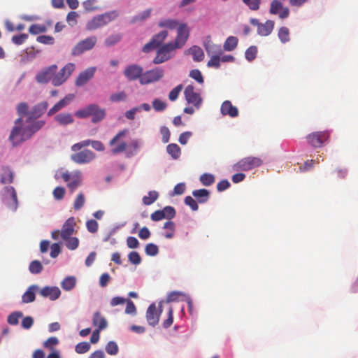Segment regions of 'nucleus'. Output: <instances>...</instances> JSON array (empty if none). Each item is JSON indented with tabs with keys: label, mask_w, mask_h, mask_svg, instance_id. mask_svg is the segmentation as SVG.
I'll use <instances>...</instances> for the list:
<instances>
[{
	"label": "nucleus",
	"mask_w": 358,
	"mask_h": 358,
	"mask_svg": "<svg viewBox=\"0 0 358 358\" xmlns=\"http://www.w3.org/2000/svg\"><path fill=\"white\" fill-rule=\"evenodd\" d=\"M117 17L115 12H108L103 14L94 16L91 20L88 21L86 24V29L88 31L96 30L102 27Z\"/></svg>",
	"instance_id": "nucleus-1"
},
{
	"label": "nucleus",
	"mask_w": 358,
	"mask_h": 358,
	"mask_svg": "<svg viewBox=\"0 0 358 358\" xmlns=\"http://www.w3.org/2000/svg\"><path fill=\"white\" fill-rule=\"evenodd\" d=\"M21 124L22 117H19L15 120V126L9 136V140L14 146L19 145L22 141L30 138L28 137L29 129L26 127L22 128Z\"/></svg>",
	"instance_id": "nucleus-2"
},
{
	"label": "nucleus",
	"mask_w": 358,
	"mask_h": 358,
	"mask_svg": "<svg viewBox=\"0 0 358 358\" xmlns=\"http://www.w3.org/2000/svg\"><path fill=\"white\" fill-rule=\"evenodd\" d=\"M263 164V160L257 157H247L241 159L234 165L235 171H248L253 169L259 167Z\"/></svg>",
	"instance_id": "nucleus-3"
},
{
	"label": "nucleus",
	"mask_w": 358,
	"mask_h": 358,
	"mask_svg": "<svg viewBox=\"0 0 358 358\" xmlns=\"http://www.w3.org/2000/svg\"><path fill=\"white\" fill-rule=\"evenodd\" d=\"M128 133L127 129L120 131L110 141L109 145L112 147L110 152L113 155H117L127 150V144L122 140Z\"/></svg>",
	"instance_id": "nucleus-4"
},
{
	"label": "nucleus",
	"mask_w": 358,
	"mask_h": 358,
	"mask_svg": "<svg viewBox=\"0 0 358 358\" xmlns=\"http://www.w3.org/2000/svg\"><path fill=\"white\" fill-rule=\"evenodd\" d=\"M62 178L67 183V187L71 193L83 183L82 173L80 171H76L73 173L64 172L62 173Z\"/></svg>",
	"instance_id": "nucleus-5"
},
{
	"label": "nucleus",
	"mask_w": 358,
	"mask_h": 358,
	"mask_svg": "<svg viewBox=\"0 0 358 358\" xmlns=\"http://www.w3.org/2000/svg\"><path fill=\"white\" fill-rule=\"evenodd\" d=\"M97 43V37L92 36L79 41L72 49L71 55L78 56L94 48Z\"/></svg>",
	"instance_id": "nucleus-6"
},
{
	"label": "nucleus",
	"mask_w": 358,
	"mask_h": 358,
	"mask_svg": "<svg viewBox=\"0 0 358 358\" xmlns=\"http://www.w3.org/2000/svg\"><path fill=\"white\" fill-rule=\"evenodd\" d=\"M177 49L173 42L162 45L157 52V56L153 59L155 64H162L173 56V52Z\"/></svg>",
	"instance_id": "nucleus-7"
},
{
	"label": "nucleus",
	"mask_w": 358,
	"mask_h": 358,
	"mask_svg": "<svg viewBox=\"0 0 358 358\" xmlns=\"http://www.w3.org/2000/svg\"><path fill=\"white\" fill-rule=\"evenodd\" d=\"M184 96L189 105L193 106L196 110L200 109L203 99L199 92L194 91V87L192 85H189L185 88Z\"/></svg>",
	"instance_id": "nucleus-8"
},
{
	"label": "nucleus",
	"mask_w": 358,
	"mask_h": 358,
	"mask_svg": "<svg viewBox=\"0 0 358 358\" xmlns=\"http://www.w3.org/2000/svg\"><path fill=\"white\" fill-rule=\"evenodd\" d=\"M330 137L329 131H315L306 136L307 141L313 148H321L327 143Z\"/></svg>",
	"instance_id": "nucleus-9"
},
{
	"label": "nucleus",
	"mask_w": 358,
	"mask_h": 358,
	"mask_svg": "<svg viewBox=\"0 0 358 358\" xmlns=\"http://www.w3.org/2000/svg\"><path fill=\"white\" fill-rule=\"evenodd\" d=\"M75 70V64L73 63L66 64L57 73H55L52 79V85L58 87L64 83Z\"/></svg>",
	"instance_id": "nucleus-10"
},
{
	"label": "nucleus",
	"mask_w": 358,
	"mask_h": 358,
	"mask_svg": "<svg viewBox=\"0 0 358 358\" xmlns=\"http://www.w3.org/2000/svg\"><path fill=\"white\" fill-rule=\"evenodd\" d=\"M164 76V71L160 68H156L143 73L141 77L140 83L148 85L159 80Z\"/></svg>",
	"instance_id": "nucleus-11"
},
{
	"label": "nucleus",
	"mask_w": 358,
	"mask_h": 358,
	"mask_svg": "<svg viewBox=\"0 0 358 358\" xmlns=\"http://www.w3.org/2000/svg\"><path fill=\"white\" fill-rule=\"evenodd\" d=\"M162 313V308L161 303L159 305V310H157L155 303H153L150 304L146 312V319L148 324L152 327L156 326L159 321Z\"/></svg>",
	"instance_id": "nucleus-12"
},
{
	"label": "nucleus",
	"mask_w": 358,
	"mask_h": 358,
	"mask_svg": "<svg viewBox=\"0 0 358 358\" xmlns=\"http://www.w3.org/2000/svg\"><path fill=\"white\" fill-rule=\"evenodd\" d=\"M57 71V66L52 64L48 67L43 69L36 76V80L39 83H48L49 81L52 82V79Z\"/></svg>",
	"instance_id": "nucleus-13"
},
{
	"label": "nucleus",
	"mask_w": 358,
	"mask_h": 358,
	"mask_svg": "<svg viewBox=\"0 0 358 358\" xmlns=\"http://www.w3.org/2000/svg\"><path fill=\"white\" fill-rule=\"evenodd\" d=\"M269 13L271 15H278L279 18L283 20L289 17V9L287 7H284L280 1L273 0L271 2Z\"/></svg>",
	"instance_id": "nucleus-14"
},
{
	"label": "nucleus",
	"mask_w": 358,
	"mask_h": 358,
	"mask_svg": "<svg viewBox=\"0 0 358 358\" xmlns=\"http://www.w3.org/2000/svg\"><path fill=\"white\" fill-rule=\"evenodd\" d=\"M168 36V31H162L159 33L155 34L152 38L151 41L146 43L143 48V51L144 52H148L151 50L155 49L158 47H159L162 43L164 42V41L166 39V38Z\"/></svg>",
	"instance_id": "nucleus-15"
},
{
	"label": "nucleus",
	"mask_w": 358,
	"mask_h": 358,
	"mask_svg": "<svg viewBox=\"0 0 358 358\" xmlns=\"http://www.w3.org/2000/svg\"><path fill=\"white\" fill-rule=\"evenodd\" d=\"M95 157V154L87 149L74 153L71 156V160L79 164L90 163L94 160Z\"/></svg>",
	"instance_id": "nucleus-16"
},
{
	"label": "nucleus",
	"mask_w": 358,
	"mask_h": 358,
	"mask_svg": "<svg viewBox=\"0 0 358 358\" xmlns=\"http://www.w3.org/2000/svg\"><path fill=\"white\" fill-rule=\"evenodd\" d=\"M189 37V29L185 24H180L178 27L177 37L173 42V45L176 48H182L186 43Z\"/></svg>",
	"instance_id": "nucleus-17"
},
{
	"label": "nucleus",
	"mask_w": 358,
	"mask_h": 358,
	"mask_svg": "<svg viewBox=\"0 0 358 358\" xmlns=\"http://www.w3.org/2000/svg\"><path fill=\"white\" fill-rule=\"evenodd\" d=\"M143 74V68L136 64L128 66L124 71V76L129 80L134 81L137 79L141 80Z\"/></svg>",
	"instance_id": "nucleus-18"
},
{
	"label": "nucleus",
	"mask_w": 358,
	"mask_h": 358,
	"mask_svg": "<svg viewBox=\"0 0 358 358\" xmlns=\"http://www.w3.org/2000/svg\"><path fill=\"white\" fill-rule=\"evenodd\" d=\"M48 103L47 101H43L35 106L28 113V120H36L41 117L47 110Z\"/></svg>",
	"instance_id": "nucleus-19"
},
{
	"label": "nucleus",
	"mask_w": 358,
	"mask_h": 358,
	"mask_svg": "<svg viewBox=\"0 0 358 358\" xmlns=\"http://www.w3.org/2000/svg\"><path fill=\"white\" fill-rule=\"evenodd\" d=\"M75 225L76 222L74 217H71L67 219L62 227L60 232L61 237L63 239L69 238V236H71L74 232Z\"/></svg>",
	"instance_id": "nucleus-20"
},
{
	"label": "nucleus",
	"mask_w": 358,
	"mask_h": 358,
	"mask_svg": "<svg viewBox=\"0 0 358 358\" xmlns=\"http://www.w3.org/2000/svg\"><path fill=\"white\" fill-rule=\"evenodd\" d=\"M95 71V67H90L81 72L76 80V85L78 87L83 86L94 76Z\"/></svg>",
	"instance_id": "nucleus-21"
},
{
	"label": "nucleus",
	"mask_w": 358,
	"mask_h": 358,
	"mask_svg": "<svg viewBox=\"0 0 358 358\" xmlns=\"http://www.w3.org/2000/svg\"><path fill=\"white\" fill-rule=\"evenodd\" d=\"M40 294L51 301H55L59 297L61 291L57 287L46 286L40 290Z\"/></svg>",
	"instance_id": "nucleus-22"
},
{
	"label": "nucleus",
	"mask_w": 358,
	"mask_h": 358,
	"mask_svg": "<svg viewBox=\"0 0 358 358\" xmlns=\"http://www.w3.org/2000/svg\"><path fill=\"white\" fill-rule=\"evenodd\" d=\"M221 113L223 115H229L231 117H236L238 115V108L233 106L230 101H224L220 108Z\"/></svg>",
	"instance_id": "nucleus-23"
},
{
	"label": "nucleus",
	"mask_w": 358,
	"mask_h": 358,
	"mask_svg": "<svg viewBox=\"0 0 358 358\" xmlns=\"http://www.w3.org/2000/svg\"><path fill=\"white\" fill-rule=\"evenodd\" d=\"M91 106L93 107V109L90 112L92 116V122L93 123H97L102 120H103L106 117V110L103 108H100L99 106L96 104H91Z\"/></svg>",
	"instance_id": "nucleus-24"
},
{
	"label": "nucleus",
	"mask_w": 358,
	"mask_h": 358,
	"mask_svg": "<svg viewBox=\"0 0 358 358\" xmlns=\"http://www.w3.org/2000/svg\"><path fill=\"white\" fill-rule=\"evenodd\" d=\"M274 25L273 20H268L264 23L260 24L257 28V34L262 36H267L273 31Z\"/></svg>",
	"instance_id": "nucleus-25"
},
{
	"label": "nucleus",
	"mask_w": 358,
	"mask_h": 358,
	"mask_svg": "<svg viewBox=\"0 0 358 358\" xmlns=\"http://www.w3.org/2000/svg\"><path fill=\"white\" fill-rule=\"evenodd\" d=\"M55 120L61 126L71 124L74 122L73 115L69 113H61L55 117Z\"/></svg>",
	"instance_id": "nucleus-26"
},
{
	"label": "nucleus",
	"mask_w": 358,
	"mask_h": 358,
	"mask_svg": "<svg viewBox=\"0 0 358 358\" xmlns=\"http://www.w3.org/2000/svg\"><path fill=\"white\" fill-rule=\"evenodd\" d=\"M93 325L98 327V330L101 331L107 327L108 322L106 318L101 315L100 312H96L92 318Z\"/></svg>",
	"instance_id": "nucleus-27"
},
{
	"label": "nucleus",
	"mask_w": 358,
	"mask_h": 358,
	"mask_svg": "<svg viewBox=\"0 0 358 358\" xmlns=\"http://www.w3.org/2000/svg\"><path fill=\"white\" fill-rule=\"evenodd\" d=\"M141 142L138 139L132 140L130 144L127 148L126 156L127 157H131L135 155L139 150L141 146Z\"/></svg>",
	"instance_id": "nucleus-28"
},
{
	"label": "nucleus",
	"mask_w": 358,
	"mask_h": 358,
	"mask_svg": "<svg viewBox=\"0 0 358 358\" xmlns=\"http://www.w3.org/2000/svg\"><path fill=\"white\" fill-rule=\"evenodd\" d=\"M192 195L199 203H203L208 201L210 192L206 189H196L192 192Z\"/></svg>",
	"instance_id": "nucleus-29"
},
{
	"label": "nucleus",
	"mask_w": 358,
	"mask_h": 358,
	"mask_svg": "<svg viewBox=\"0 0 358 358\" xmlns=\"http://www.w3.org/2000/svg\"><path fill=\"white\" fill-rule=\"evenodd\" d=\"M38 289L36 285L30 286L27 290L23 294L22 301L24 303H28L34 301L35 300V291Z\"/></svg>",
	"instance_id": "nucleus-30"
},
{
	"label": "nucleus",
	"mask_w": 358,
	"mask_h": 358,
	"mask_svg": "<svg viewBox=\"0 0 358 358\" xmlns=\"http://www.w3.org/2000/svg\"><path fill=\"white\" fill-rule=\"evenodd\" d=\"M205 48L208 56L222 55V50L220 45L212 43H208L205 45Z\"/></svg>",
	"instance_id": "nucleus-31"
},
{
	"label": "nucleus",
	"mask_w": 358,
	"mask_h": 358,
	"mask_svg": "<svg viewBox=\"0 0 358 358\" xmlns=\"http://www.w3.org/2000/svg\"><path fill=\"white\" fill-rule=\"evenodd\" d=\"M189 52L192 55L193 59L195 62H201L204 58V53L203 50L196 45H194L189 49Z\"/></svg>",
	"instance_id": "nucleus-32"
},
{
	"label": "nucleus",
	"mask_w": 358,
	"mask_h": 358,
	"mask_svg": "<svg viewBox=\"0 0 358 358\" xmlns=\"http://www.w3.org/2000/svg\"><path fill=\"white\" fill-rule=\"evenodd\" d=\"M163 229L166 230L164 236L166 238H172L176 231V224L173 221H167L164 224Z\"/></svg>",
	"instance_id": "nucleus-33"
},
{
	"label": "nucleus",
	"mask_w": 358,
	"mask_h": 358,
	"mask_svg": "<svg viewBox=\"0 0 358 358\" xmlns=\"http://www.w3.org/2000/svg\"><path fill=\"white\" fill-rule=\"evenodd\" d=\"M14 173L13 172L8 168L4 167L3 169V173L1 177V182L2 184H10L13 181Z\"/></svg>",
	"instance_id": "nucleus-34"
},
{
	"label": "nucleus",
	"mask_w": 358,
	"mask_h": 358,
	"mask_svg": "<svg viewBox=\"0 0 358 358\" xmlns=\"http://www.w3.org/2000/svg\"><path fill=\"white\" fill-rule=\"evenodd\" d=\"M238 38L235 36H229L224 43L223 48L226 51L234 50L238 45Z\"/></svg>",
	"instance_id": "nucleus-35"
},
{
	"label": "nucleus",
	"mask_w": 358,
	"mask_h": 358,
	"mask_svg": "<svg viewBox=\"0 0 358 358\" xmlns=\"http://www.w3.org/2000/svg\"><path fill=\"white\" fill-rule=\"evenodd\" d=\"M166 151L174 159H178L181 154L180 147L176 143H171L168 145L166 147Z\"/></svg>",
	"instance_id": "nucleus-36"
},
{
	"label": "nucleus",
	"mask_w": 358,
	"mask_h": 358,
	"mask_svg": "<svg viewBox=\"0 0 358 358\" xmlns=\"http://www.w3.org/2000/svg\"><path fill=\"white\" fill-rule=\"evenodd\" d=\"M76 278L73 276H68L62 280L61 286L64 290L69 291L76 286Z\"/></svg>",
	"instance_id": "nucleus-37"
},
{
	"label": "nucleus",
	"mask_w": 358,
	"mask_h": 358,
	"mask_svg": "<svg viewBox=\"0 0 358 358\" xmlns=\"http://www.w3.org/2000/svg\"><path fill=\"white\" fill-rule=\"evenodd\" d=\"M159 27L168 28L169 29H175L178 25V22L176 20L173 19H164L159 22L158 24Z\"/></svg>",
	"instance_id": "nucleus-38"
},
{
	"label": "nucleus",
	"mask_w": 358,
	"mask_h": 358,
	"mask_svg": "<svg viewBox=\"0 0 358 358\" xmlns=\"http://www.w3.org/2000/svg\"><path fill=\"white\" fill-rule=\"evenodd\" d=\"M159 197V194L156 191H150L148 196L143 197V203L146 206L153 203Z\"/></svg>",
	"instance_id": "nucleus-39"
},
{
	"label": "nucleus",
	"mask_w": 358,
	"mask_h": 358,
	"mask_svg": "<svg viewBox=\"0 0 358 358\" xmlns=\"http://www.w3.org/2000/svg\"><path fill=\"white\" fill-rule=\"evenodd\" d=\"M278 36L280 41L285 43L289 41V31L287 27H282L279 29Z\"/></svg>",
	"instance_id": "nucleus-40"
},
{
	"label": "nucleus",
	"mask_w": 358,
	"mask_h": 358,
	"mask_svg": "<svg viewBox=\"0 0 358 358\" xmlns=\"http://www.w3.org/2000/svg\"><path fill=\"white\" fill-rule=\"evenodd\" d=\"M45 124V121L38 120L34 122L30 127H27L29 129L28 131V137H31L35 132L38 131L41 128H42Z\"/></svg>",
	"instance_id": "nucleus-41"
},
{
	"label": "nucleus",
	"mask_w": 358,
	"mask_h": 358,
	"mask_svg": "<svg viewBox=\"0 0 358 358\" xmlns=\"http://www.w3.org/2000/svg\"><path fill=\"white\" fill-rule=\"evenodd\" d=\"M200 182L204 186H210L215 182V176L210 173H203L200 176Z\"/></svg>",
	"instance_id": "nucleus-42"
},
{
	"label": "nucleus",
	"mask_w": 358,
	"mask_h": 358,
	"mask_svg": "<svg viewBox=\"0 0 358 358\" xmlns=\"http://www.w3.org/2000/svg\"><path fill=\"white\" fill-rule=\"evenodd\" d=\"M122 39V35L120 34H115L109 36L105 39L104 43L106 46H112L117 43Z\"/></svg>",
	"instance_id": "nucleus-43"
},
{
	"label": "nucleus",
	"mask_w": 358,
	"mask_h": 358,
	"mask_svg": "<svg viewBox=\"0 0 358 358\" xmlns=\"http://www.w3.org/2000/svg\"><path fill=\"white\" fill-rule=\"evenodd\" d=\"M93 109V107L88 105L85 108L78 110L75 113V115L78 118H87L91 115L90 112Z\"/></svg>",
	"instance_id": "nucleus-44"
},
{
	"label": "nucleus",
	"mask_w": 358,
	"mask_h": 358,
	"mask_svg": "<svg viewBox=\"0 0 358 358\" xmlns=\"http://www.w3.org/2000/svg\"><path fill=\"white\" fill-rule=\"evenodd\" d=\"M29 270L33 274H38L42 271L43 266L39 261L34 260L30 263Z\"/></svg>",
	"instance_id": "nucleus-45"
},
{
	"label": "nucleus",
	"mask_w": 358,
	"mask_h": 358,
	"mask_svg": "<svg viewBox=\"0 0 358 358\" xmlns=\"http://www.w3.org/2000/svg\"><path fill=\"white\" fill-rule=\"evenodd\" d=\"M85 203V195L83 192H80L76 198L73 203V208L76 210H80Z\"/></svg>",
	"instance_id": "nucleus-46"
},
{
	"label": "nucleus",
	"mask_w": 358,
	"mask_h": 358,
	"mask_svg": "<svg viewBox=\"0 0 358 358\" xmlns=\"http://www.w3.org/2000/svg\"><path fill=\"white\" fill-rule=\"evenodd\" d=\"M127 99V94L125 92L121 91L117 93L112 94L110 96V101L111 102H120L124 101Z\"/></svg>",
	"instance_id": "nucleus-47"
},
{
	"label": "nucleus",
	"mask_w": 358,
	"mask_h": 358,
	"mask_svg": "<svg viewBox=\"0 0 358 358\" xmlns=\"http://www.w3.org/2000/svg\"><path fill=\"white\" fill-rule=\"evenodd\" d=\"M152 9L148 8L142 13H139L138 15L133 17V18L131 20V23H135L139 21H143L147 18H148L150 16Z\"/></svg>",
	"instance_id": "nucleus-48"
},
{
	"label": "nucleus",
	"mask_w": 358,
	"mask_h": 358,
	"mask_svg": "<svg viewBox=\"0 0 358 358\" xmlns=\"http://www.w3.org/2000/svg\"><path fill=\"white\" fill-rule=\"evenodd\" d=\"M47 30V28L45 25L34 24H31L29 29V31L30 34L36 35L41 33H44Z\"/></svg>",
	"instance_id": "nucleus-49"
},
{
	"label": "nucleus",
	"mask_w": 358,
	"mask_h": 358,
	"mask_svg": "<svg viewBox=\"0 0 358 358\" xmlns=\"http://www.w3.org/2000/svg\"><path fill=\"white\" fill-rule=\"evenodd\" d=\"M152 107L155 111L161 112L166 108L167 103L161 99H155L152 101Z\"/></svg>",
	"instance_id": "nucleus-50"
},
{
	"label": "nucleus",
	"mask_w": 358,
	"mask_h": 358,
	"mask_svg": "<svg viewBox=\"0 0 358 358\" xmlns=\"http://www.w3.org/2000/svg\"><path fill=\"white\" fill-rule=\"evenodd\" d=\"M22 313L14 312L10 314L8 317L7 322L10 325H17L19 322V318L22 317Z\"/></svg>",
	"instance_id": "nucleus-51"
},
{
	"label": "nucleus",
	"mask_w": 358,
	"mask_h": 358,
	"mask_svg": "<svg viewBox=\"0 0 358 358\" xmlns=\"http://www.w3.org/2000/svg\"><path fill=\"white\" fill-rule=\"evenodd\" d=\"M90 344L87 342H80L76 345L75 351L78 354H84L90 349Z\"/></svg>",
	"instance_id": "nucleus-52"
},
{
	"label": "nucleus",
	"mask_w": 358,
	"mask_h": 358,
	"mask_svg": "<svg viewBox=\"0 0 358 358\" xmlns=\"http://www.w3.org/2000/svg\"><path fill=\"white\" fill-rule=\"evenodd\" d=\"M96 2V0H86L83 2V6L87 12L94 11L98 8Z\"/></svg>",
	"instance_id": "nucleus-53"
},
{
	"label": "nucleus",
	"mask_w": 358,
	"mask_h": 358,
	"mask_svg": "<svg viewBox=\"0 0 358 358\" xmlns=\"http://www.w3.org/2000/svg\"><path fill=\"white\" fill-rule=\"evenodd\" d=\"M119 350L117 343L114 341H109L106 345V351L110 355H115Z\"/></svg>",
	"instance_id": "nucleus-54"
},
{
	"label": "nucleus",
	"mask_w": 358,
	"mask_h": 358,
	"mask_svg": "<svg viewBox=\"0 0 358 358\" xmlns=\"http://www.w3.org/2000/svg\"><path fill=\"white\" fill-rule=\"evenodd\" d=\"M182 88L183 86L182 84H180L174 87L169 94V100L171 101H175L178 99L179 94L182 91Z\"/></svg>",
	"instance_id": "nucleus-55"
},
{
	"label": "nucleus",
	"mask_w": 358,
	"mask_h": 358,
	"mask_svg": "<svg viewBox=\"0 0 358 358\" xmlns=\"http://www.w3.org/2000/svg\"><path fill=\"white\" fill-rule=\"evenodd\" d=\"M145 252L148 256H155L159 252V248L154 243H148L145 245Z\"/></svg>",
	"instance_id": "nucleus-56"
},
{
	"label": "nucleus",
	"mask_w": 358,
	"mask_h": 358,
	"mask_svg": "<svg viewBox=\"0 0 358 358\" xmlns=\"http://www.w3.org/2000/svg\"><path fill=\"white\" fill-rule=\"evenodd\" d=\"M243 2L251 10H257L260 8L261 0H242Z\"/></svg>",
	"instance_id": "nucleus-57"
},
{
	"label": "nucleus",
	"mask_w": 358,
	"mask_h": 358,
	"mask_svg": "<svg viewBox=\"0 0 358 358\" xmlns=\"http://www.w3.org/2000/svg\"><path fill=\"white\" fill-rule=\"evenodd\" d=\"M58 343L59 340L57 337H50L44 342L43 347L50 350H54L55 346Z\"/></svg>",
	"instance_id": "nucleus-58"
},
{
	"label": "nucleus",
	"mask_w": 358,
	"mask_h": 358,
	"mask_svg": "<svg viewBox=\"0 0 358 358\" xmlns=\"http://www.w3.org/2000/svg\"><path fill=\"white\" fill-rule=\"evenodd\" d=\"M28 109H29V106L27 103L22 102V103H19L17 107V113H18L20 117H22V119L24 115L28 116V113H29Z\"/></svg>",
	"instance_id": "nucleus-59"
},
{
	"label": "nucleus",
	"mask_w": 358,
	"mask_h": 358,
	"mask_svg": "<svg viewBox=\"0 0 358 358\" xmlns=\"http://www.w3.org/2000/svg\"><path fill=\"white\" fill-rule=\"evenodd\" d=\"M64 240L66 241V246L68 249L73 250L78 247L79 241L77 238L69 236V238Z\"/></svg>",
	"instance_id": "nucleus-60"
},
{
	"label": "nucleus",
	"mask_w": 358,
	"mask_h": 358,
	"mask_svg": "<svg viewBox=\"0 0 358 358\" xmlns=\"http://www.w3.org/2000/svg\"><path fill=\"white\" fill-rule=\"evenodd\" d=\"M257 53V48L256 46H250L249 48H248L245 51V58L251 62L254 60L256 57Z\"/></svg>",
	"instance_id": "nucleus-61"
},
{
	"label": "nucleus",
	"mask_w": 358,
	"mask_h": 358,
	"mask_svg": "<svg viewBox=\"0 0 358 358\" xmlns=\"http://www.w3.org/2000/svg\"><path fill=\"white\" fill-rule=\"evenodd\" d=\"M220 56L221 55L210 56V59L208 60L207 66L208 67L219 69L220 66Z\"/></svg>",
	"instance_id": "nucleus-62"
},
{
	"label": "nucleus",
	"mask_w": 358,
	"mask_h": 358,
	"mask_svg": "<svg viewBox=\"0 0 358 358\" xmlns=\"http://www.w3.org/2000/svg\"><path fill=\"white\" fill-rule=\"evenodd\" d=\"M189 76L197 81L199 84H203L204 82L203 77L201 71L198 69H193L189 73Z\"/></svg>",
	"instance_id": "nucleus-63"
},
{
	"label": "nucleus",
	"mask_w": 358,
	"mask_h": 358,
	"mask_svg": "<svg viewBox=\"0 0 358 358\" xmlns=\"http://www.w3.org/2000/svg\"><path fill=\"white\" fill-rule=\"evenodd\" d=\"M129 261L135 265H138L141 262V257L136 251L131 252L128 255Z\"/></svg>",
	"instance_id": "nucleus-64"
}]
</instances>
